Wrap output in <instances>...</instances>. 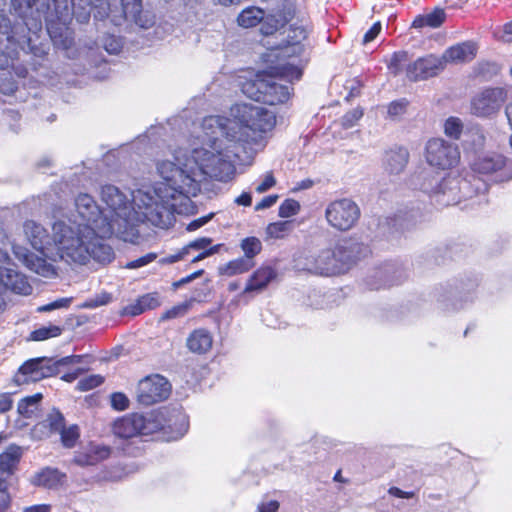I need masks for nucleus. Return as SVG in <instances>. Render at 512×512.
<instances>
[{"label": "nucleus", "instance_id": "obj_24", "mask_svg": "<svg viewBox=\"0 0 512 512\" xmlns=\"http://www.w3.org/2000/svg\"><path fill=\"white\" fill-rule=\"evenodd\" d=\"M505 99L506 91L501 87L484 89L482 91V115L499 110Z\"/></svg>", "mask_w": 512, "mask_h": 512}, {"label": "nucleus", "instance_id": "obj_1", "mask_svg": "<svg viewBox=\"0 0 512 512\" xmlns=\"http://www.w3.org/2000/svg\"><path fill=\"white\" fill-rule=\"evenodd\" d=\"M225 157L228 156L195 149L192 158L188 159L180 151L175 156L177 163L169 160L157 162V173L162 181L153 187L131 193L112 184L103 185L100 196L109 210L108 221L114 228L113 235L133 242L138 237L139 223L164 226L169 217L171 199L189 198L199 191L198 175L206 174L221 180L229 177L233 169Z\"/></svg>", "mask_w": 512, "mask_h": 512}, {"label": "nucleus", "instance_id": "obj_62", "mask_svg": "<svg viewBox=\"0 0 512 512\" xmlns=\"http://www.w3.org/2000/svg\"><path fill=\"white\" fill-rule=\"evenodd\" d=\"M185 255H187L186 253H184V247L182 248V250L174 255H170L168 257H165V258H162L159 262L161 264H173V263H176L178 262L179 260H182Z\"/></svg>", "mask_w": 512, "mask_h": 512}, {"label": "nucleus", "instance_id": "obj_60", "mask_svg": "<svg viewBox=\"0 0 512 512\" xmlns=\"http://www.w3.org/2000/svg\"><path fill=\"white\" fill-rule=\"evenodd\" d=\"M220 247H221V244H217V245L210 247L208 250L201 251L197 256H195L192 259V262L193 263L198 262L200 260H203L206 257H209V256L217 253L219 251Z\"/></svg>", "mask_w": 512, "mask_h": 512}, {"label": "nucleus", "instance_id": "obj_14", "mask_svg": "<svg viewBox=\"0 0 512 512\" xmlns=\"http://www.w3.org/2000/svg\"><path fill=\"white\" fill-rule=\"evenodd\" d=\"M422 190L435 198L442 206H448L457 202V181L451 177H443L435 184L423 183Z\"/></svg>", "mask_w": 512, "mask_h": 512}, {"label": "nucleus", "instance_id": "obj_40", "mask_svg": "<svg viewBox=\"0 0 512 512\" xmlns=\"http://www.w3.org/2000/svg\"><path fill=\"white\" fill-rule=\"evenodd\" d=\"M407 60H408V55L406 52H404V51L395 52L393 54V56L391 57V60L388 65L389 71L393 75H398L402 71L403 66L406 64Z\"/></svg>", "mask_w": 512, "mask_h": 512}, {"label": "nucleus", "instance_id": "obj_13", "mask_svg": "<svg viewBox=\"0 0 512 512\" xmlns=\"http://www.w3.org/2000/svg\"><path fill=\"white\" fill-rule=\"evenodd\" d=\"M445 69L441 56L433 54L419 57L405 66L410 81H423L439 75Z\"/></svg>", "mask_w": 512, "mask_h": 512}, {"label": "nucleus", "instance_id": "obj_47", "mask_svg": "<svg viewBox=\"0 0 512 512\" xmlns=\"http://www.w3.org/2000/svg\"><path fill=\"white\" fill-rule=\"evenodd\" d=\"M408 102L405 99H400L391 102L388 105V115L392 118L399 117L403 115L407 110Z\"/></svg>", "mask_w": 512, "mask_h": 512}, {"label": "nucleus", "instance_id": "obj_36", "mask_svg": "<svg viewBox=\"0 0 512 512\" xmlns=\"http://www.w3.org/2000/svg\"><path fill=\"white\" fill-rule=\"evenodd\" d=\"M62 329L56 325L41 327L31 333V339L34 341H43L49 338L57 337L61 334Z\"/></svg>", "mask_w": 512, "mask_h": 512}, {"label": "nucleus", "instance_id": "obj_51", "mask_svg": "<svg viewBox=\"0 0 512 512\" xmlns=\"http://www.w3.org/2000/svg\"><path fill=\"white\" fill-rule=\"evenodd\" d=\"M11 503V497L8 493V482L5 479L0 478V509L5 511L8 509Z\"/></svg>", "mask_w": 512, "mask_h": 512}, {"label": "nucleus", "instance_id": "obj_31", "mask_svg": "<svg viewBox=\"0 0 512 512\" xmlns=\"http://www.w3.org/2000/svg\"><path fill=\"white\" fill-rule=\"evenodd\" d=\"M265 16L264 10L258 7H248L244 9L237 18V22L241 27L251 28L257 26Z\"/></svg>", "mask_w": 512, "mask_h": 512}, {"label": "nucleus", "instance_id": "obj_39", "mask_svg": "<svg viewBox=\"0 0 512 512\" xmlns=\"http://www.w3.org/2000/svg\"><path fill=\"white\" fill-rule=\"evenodd\" d=\"M50 431L53 433H60L65 428V418L59 410H52L46 419Z\"/></svg>", "mask_w": 512, "mask_h": 512}, {"label": "nucleus", "instance_id": "obj_63", "mask_svg": "<svg viewBox=\"0 0 512 512\" xmlns=\"http://www.w3.org/2000/svg\"><path fill=\"white\" fill-rule=\"evenodd\" d=\"M500 71V66L496 63H485L482 64V77L488 73L490 75H496Z\"/></svg>", "mask_w": 512, "mask_h": 512}, {"label": "nucleus", "instance_id": "obj_16", "mask_svg": "<svg viewBox=\"0 0 512 512\" xmlns=\"http://www.w3.org/2000/svg\"><path fill=\"white\" fill-rule=\"evenodd\" d=\"M482 174H495V182H503L512 178V161L506 164L504 156L490 153L482 157Z\"/></svg>", "mask_w": 512, "mask_h": 512}, {"label": "nucleus", "instance_id": "obj_23", "mask_svg": "<svg viewBox=\"0 0 512 512\" xmlns=\"http://www.w3.org/2000/svg\"><path fill=\"white\" fill-rule=\"evenodd\" d=\"M66 474L56 468L45 467L37 472L31 483L47 489H58L66 482Z\"/></svg>", "mask_w": 512, "mask_h": 512}, {"label": "nucleus", "instance_id": "obj_38", "mask_svg": "<svg viewBox=\"0 0 512 512\" xmlns=\"http://www.w3.org/2000/svg\"><path fill=\"white\" fill-rule=\"evenodd\" d=\"M159 306V300L156 294H146L140 297L134 307L133 314H140L146 309H152Z\"/></svg>", "mask_w": 512, "mask_h": 512}, {"label": "nucleus", "instance_id": "obj_3", "mask_svg": "<svg viewBox=\"0 0 512 512\" xmlns=\"http://www.w3.org/2000/svg\"><path fill=\"white\" fill-rule=\"evenodd\" d=\"M77 217L82 221L78 225L66 224L64 220L56 221L52 226L53 241L60 259L87 264L94 260L108 264L115 258V253L104 238L113 235V226L108 215L100 209L94 198L81 193L75 199Z\"/></svg>", "mask_w": 512, "mask_h": 512}, {"label": "nucleus", "instance_id": "obj_17", "mask_svg": "<svg viewBox=\"0 0 512 512\" xmlns=\"http://www.w3.org/2000/svg\"><path fill=\"white\" fill-rule=\"evenodd\" d=\"M478 53V44L474 41H464L447 48L442 54L444 67L447 63L465 64L472 61Z\"/></svg>", "mask_w": 512, "mask_h": 512}, {"label": "nucleus", "instance_id": "obj_7", "mask_svg": "<svg viewBox=\"0 0 512 512\" xmlns=\"http://www.w3.org/2000/svg\"><path fill=\"white\" fill-rule=\"evenodd\" d=\"M460 150L457 144L441 137L429 139L424 147L426 163L438 170H450L460 162Z\"/></svg>", "mask_w": 512, "mask_h": 512}, {"label": "nucleus", "instance_id": "obj_5", "mask_svg": "<svg viewBox=\"0 0 512 512\" xmlns=\"http://www.w3.org/2000/svg\"><path fill=\"white\" fill-rule=\"evenodd\" d=\"M159 430H169L173 435L171 439H179L188 430V420L180 411H174L167 418L166 410L151 411L146 415L130 414L114 422V434L123 439L138 435H150Z\"/></svg>", "mask_w": 512, "mask_h": 512}, {"label": "nucleus", "instance_id": "obj_32", "mask_svg": "<svg viewBox=\"0 0 512 512\" xmlns=\"http://www.w3.org/2000/svg\"><path fill=\"white\" fill-rule=\"evenodd\" d=\"M42 398L43 396L41 393H36L21 399L17 406L18 413L25 418H30Z\"/></svg>", "mask_w": 512, "mask_h": 512}, {"label": "nucleus", "instance_id": "obj_43", "mask_svg": "<svg viewBox=\"0 0 512 512\" xmlns=\"http://www.w3.org/2000/svg\"><path fill=\"white\" fill-rule=\"evenodd\" d=\"M102 382L103 378L100 375H90L77 383V389L79 391H89L101 385Z\"/></svg>", "mask_w": 512, "mask_h": 512}, {"label": "nucleus", "instance_id": "obj_12", "mask_svg": "<svg viewBox=\"0 0 512 512\" xmlns=\"http://www.w3.org/2000/svg\"><path fill=\"white\" fill-rule=\"evenodd\" d=\"M171 385L161 375H152L142 379L137 388V400L140 404L149 406L168 398Z\"/></svg>", "mask_w": 512, "mask_h": 512}, {"label": "nucleus", "instance_id": "obj_19", "mask_svg": "<svg viewBox=\"0 0 512 512\" xmlns=\"http://www.w3.org/2000/svg\"><path fill=\"white\" fill-rule=\"evenodd\" d=\"M122 9L125 19L141 28L148 29L155 23V16L142 10V0H122Z\"/></svg>", "mask_w": 512, "mask_h": 512}, {"label": "nucleus", "instance_id": "obj_28", "mask_svg": "<svg viewBox=\"0 0 512 512\" xmlns=\"http://www.w3.org/2000/svg\"><path fill=\"white\" fill-rule=\"evenodd\" d=\"M49 36L58 49L68 51L74 44L73 32L67 27H55L53 25L47 28Z\"/></svg>", "mask_w": 512, "mask_h": 512}, {"label": "nucleus", "instance_id": "obj_46", "mask_svg": "<svg viewBox=\"0 0 512 512\" xmlns=\"http://www.w3.org/2000/svg\"><path fill=\"white\" fill-rule=\"evenodd\" d=\"M157 259V254L154 252L147 253L146 255L128 262L124 267L126 269H138L146 266Z\"/></svg>", "mask_w": 512, "mask_h": 512}, {"label": "nucleus", "instance_id": "obj_8", "mask_svg": "<svg viewBox=\"0 0 512 512\" xmlns=\"http://www.w3.org/2000/svg\"><path fill=\"white\" fill-rule=\"evenodd\" d=\"M6 40V51L0 47V69L2 70L10 67L14 68V62L18 57L19 50L40 58L44 57L48 52L47 46L38 41V37L36 36L32 37L22 35L17 37L16 33H14L13 35L8 36Z\"/></svg>", "mask_w": 512, "mask_h": 512}, {"label": "nucleus", "instance_id": "obj_64", "mask_svg": "<svg viewBox=\"0 0 512 512\" xmlns=\"http://www.w3.org/2000/svg\"><path fill=\"white\" fill-rule=\"evenodd\" d=\"M23 512H51V506L48 504H37L26 507Z\"/></svg>", "mask_w": 512, "mask_h": 512}, {"label": "nucleus", "instance_id": "obj_9", "mask_svg": "<svg viewBox=\"0 0 512 512\" xmlns=\"http://www.w3.org/2000/svg\"><path fill=\"white\" fill-rule=\"evenodd\" d=\"M360 215L359 206L348 198L334 200L325 209L328 225L340 232L351 230L357 224Z\"/></svg>", "mask_w": 512, "mask_h": 512}, {"label": "nucleus", "instance_id": "obj_18", "mask_svg": "<svg viewBox=\"0 0 512 512\" xmlns=\"http://www.w3.org/2000/svg\"><path fill=\"white\" fill-rule=\"evenodd\" d=\"M24 234L31 244V246L40 251L43 255L45 250L49 249V246L56 248L54 241L50 240L47 230L39 223L33 220H27L23 225ZM57 251V249H55Z\"/></svg>", "mask_w": 512, "mask_h": 512}, {"label": "nucleus", "instance_id": "obj_48", "mask_svg": "<svg viewBox=\"0 0 512 512\" xmlns=\"http://www.w3.org/2000/svg\"><path fill=\"white\" fill-rule=\"evenodd\" d=\"M463 147H464L465 157H467L469 160V165H470L471 170L476 175H478L480 173V162H479L477 150L473 149L470 151L467 147V142L463 143Z\"/></svg>", "mask_w": 512, "mask_h": 512}, {"label": "nucleus", "instance_id": "obj_59", "mask_svg": "<svg viewBox=\"0 0 512 512\" xmlns=\"http://www.w3.org/2000/svg\"><path fill=\"white\" fill-rule=\"evenodd\" d=\"M212 217H213V214L211 213L208 216H204V217L198 218L196 220H193L192 222H190L188 224L187 230L188 231H195V230H197L198 228H200L203 225H205Z\"/></svg>", "mask_w": 512, "mask_h": 512}, {"label": "nucleus", "instance_id": "obj_57", "mask_svg": "<svg viewBox=\"0 0 512 512\" xmlns=\"http://www.w3.org/2000/svg\"><path fill=\"white\" fill-rule=\"evenodd\" d=\"M380 31H381L380 22L374 23L372 25V27L364 34L363 43L367 44V43L373 41L378 36Z\"/></svg>", "mask_w": 512, "mask_h": 512}, {"label": "nucleus", "instance_id": "obj_25", "mask_svg": "<svg viewBox=\"0 0 512 512\" xmlns=\"http://www.w3.org/2000/svg\"><path fill=\"white\" fill-rule=\"evenodd\" d=\"M409 160V152L405 148H397L386 152L384 158V168L389 174L401 173Z\"/></svg>", "mask_w": 512, "mask_h": 512}, {"label": "nucleus", "instance_id": "obj_2", "mask_svg": "<svg viewBox=\"0 0 512 512\" xmlns=\"http://www.w3.org/2000/svg\"><path fill=\"white\" fill-rule=\"evenodd\" d=\"M276 124L275 113L262 106L240 103L231 107V118L224 116H207L202 120L201 129L202 134L197 137L198 144H193L189 149L179 147L173 151V159L178 152L181 151L183 157L188 159L192 158L193 150L205 149L219 154H226L225 157L232 166V173L225 179H217L206 174L198 175L199 186L201 182L208 178L221 182L231 180L236 172L235 160L244 162L251 159L257 151L265 146V134L271 131ZM177 163L176 160L173 161ZM201 191L193 195L197 196ZM189 198H174L171 199V207L169 209V217L164 228L168 226L171 220V212L176 211L181 213L177 208V201L182 204L190 202Z\"/></svg>", "mask_w": 512, "mask_h": 512}, {"label": "nucleus", "instance_id": "obj_30", "mask_svg": "<svg viewBox=\"0 0 512 512\" xmlns=\"http://www.w3.org/2000/svg\"><path fill=\"white\" fill-rule=\"evenodd\" d=\"M445 20V12L442 9H435L426 15H418L412 23L414 28L439 27Z\"/></svg>", "mask_w": 512, "mask_h": 512}, {"label": "nucleus", "instance_id": "obj_33", "mask_svg": "<svg viewBox=\"0 0 512 512\" xmlns=\"http://www.w3.org/2000/svg\"><path fill=\"white\" fill-rule=\"evenodd\" d=\"M463 129V123L458 117L451 116L444 121L443 132L452 140H459Z\"/></svg>", "mask_w": 512, "mask_h": 512}, {"label": "nucleus", "instance_id": "obj_50", "mask_svg": "<svg viewBox=\"0 0 512 512\" xmlns=\"http://www.w3.org/2000/svg\"><path fill=\"white\" fill-rule=\"evenodd\" d=\"M276 185V179L272 172L265 173L263 180L255 186V191L262 194Z\"/></svg>", "mask_w": 512, "mask_h": 512}, {"label": "nucleus", "instance_id": "obj_11", "mask_svg": "<svg viewBox=\"0 0 512 512\" xmlns=\"http://www.w3.org/2000/svg\"><path fill=\"white\" fill-rule=\"evenodd\" d=\"M58 373L57 364L51 358L39 357L27 360L18 369L14 381L18 385L38 382Z\"/></svg>", "mask_w": 512, "mask_h": 512}, {"label": "nucleus", "instance_id": "obj_58", "mask_svg": "<svg viewBox=\"0 0 512 512\" xmlns=\"http://www.w3.org/2000/svg\"><path fill=\"white\" fill-rule=\"evenodd\" d=\"M13 406V400L10 393L0 394V413H5L11 410Z\"/></svg>", "mask_w": 512, "mask_h": 512}, {"label": "nucleus", "instance_id": "obj_27", "mask_svg": "<svg viewBox=\"0 0 512 512\" xmlns=\"http://www.w3.org/2000/svg\"><path fill=\"white\" fill-rule=\"evenodd\" d=\"M276 277L275 270L270 266L258 268L249 278L245 287L246 292L263 290Z\"/></svg>", "mask_w": 512, "mask_h": 512}, {"label": "nucleus", "instance_id": "obj_34", "mask_svg": "<svg viewBox=\"0 0 512 512\" xmlns=\"http://www.w3.org/2000/svg\"><path fill=\"white\" fill-rule=\"evenodd\" d=\"M292 227L291 221L274 222L267 226L266 233L271 238L281 239L292 230Z\"/></svg>", "mask_w": 512, "mask_h": 512}, {"label": "nucleus", "instance_id": "obj_22", "mask_svg": "<svg viewBox=\"0 0 512 512\" xmlns=\"http://www.w3.org/2000/svg\"><path fill=\"white\" fill-rule=\"evenodd\" d=\"M110 452L107 446L90 444L82 451L76 452L73 461L79 466H92L107 459Z\"/></svg>", "mask_w": 512, "mask_h": 512}, {"label": "nucleus", "instance_id": "obj_20", "mask_svg": "<svg viewBox=\"0 0 512 512\" xmlns=\"http://www.w3.org/2000/svg\"><path fill=\"white\" fill-rule=\"evenodd\" d=\"M23 456L22 447L11 444L0 454V478L8 479L15 473Z\"/></svg>", "mask_w": 512, "mask_h": 512}, {"label": "nucleus", "instance_id": "obj_10", "mask_svg": "<svg viewBox=\"0 0 512 512\" xmlns=\"http://www.w3.org/2000/svg\"><path fill=\"white\" fill-rule=\"evenodd\" d=\"M308 32L302 25L292 24L287 34L285 45L273 48L265 54V62H293L298 65L297 58L305 51L303 41L307 38Z\"/></svg>", "mask_w": 512, "mask_h": 512}, {"label": "nucleus", "instance_id": "obj_52", "mask_svg": "<svg viewBox=\"0 0 512 512\" xmlns=\"http://www.w3.org/2000/svg\"><path fill=\"white\" fill-rule=\"evenodd\" d=\"M129 400L125 394L116 392L111 395V405L114 409L122 411L128 408Z\"/></svg>", "mask_w": 512, "mask_h": 512}, {"label": "nucleus", "instance_id": "obj_29", "mask_svg": "<svg viewBox=\"0 0 512 512\" xmlns=\"http://www.w3.org/2000/svg\"><path fill=\"white\" fill-rule=\"evenodd\" d=\"M254 265V260L243 256L234 259L228 262L224 267H221L220 273L226 276H234L249 271Z\"/></svg>", "mask_w": 512, "mask_h": 512}, {"label": "nucleus", "instance_id": "obj_41", "mask_svg": "<svg viewBox=\"0 0 512 512\" xmlns=\"http://www.w3.org/2000/svg\"><path fill=\"white\" fill-rule=\"evenodd\" d=\"M300 211V204L294 199H286L279 206V216L282 218H289L296 215Z\"/></svg>", "mask_w": 512, "mask_h": 512}, {"label": "nucleus", "instance_id": "obj_26", "mask_svg": "<svg viewBox=\"0 0 512 512\" xmlns=\"http://www.w3.org/2000/svg\"><path fill=\"white\" fill-rule=\"evenodd\" d=\"M5 275L4 289H9L20 295H30L32 293V286L25 275L9 268H7Z\"/></svg>", "mask_w": 512, "mask_h": 512}, {"label": "nucleus", "instance_id": "obj_21", "mask_svg": "<svg viewBox=\"0 0 512 512\" xmlns=\"http://www.w3.org/2000/svg\"><path fill=\"white\" fill-rule=\"evenodd\" d=\"M213 345V336L211 332L205 328L194 329L186 339L187 349L197 355L208 353Z\"/></svg>", "mask_w": 512, "mask_h": 512}, {"label": "nucleus", "instance_id": "obj_56", "mask_svg": "<svg viewBox=\"0 0 512 512\" xmlns=\"http://www.w3.org/2000/svg\"><path fill=\"white\" fill-rule=\"evenodd\" d=\"M83 359H84L83 355H71V356L62 357L58 360H54V362L57 364V369L59 370L60 366H66V365H70V364H78V363H81Z\"/></svg>", "mask_w": 512, "mask_h": 512}, {"label": "nucleus", "instance_id": "obj_4", "mask_svg": "<svg viewBox=\"0 0 512 512\" xmlns=\"http://www.w3.org/2000/svg\"><path fill=\"white\" fill-rule=\"evenodd\" d=\"M266 70L260 71L251 79L241 83L242 92L250 99L268 105L285 103L291 95L290 87L277 82L299 80L302 68L293 62H266Z\"/></svg>", "mask_w": 512, "mask_h": 512}, {"label": "nucleus", "instance_id": "obj_35", "mask_svg": "<svg viewBox=\"0 0 512 512\" xmlns=\"http://www.w3.org/2000/svg\"><path fill=\"white\" fill-rule=\"evenodd\" d=\"M240 247L244 252V256L253 260L262 250V243L256 237H247L241 241Z\"/></svg>", "mask_w": 512, "mask_h": 512}, {"label": "nucleus", "instance_id": "obj_55", "mask_svg": "<svg viewBox=\"0 0 512 512\" xmlns=\"http://www.w3.org/2000/svg\"><path fill=\"white\" fill-rule=\"evenodd\" d=\"M279 196L276 194L264 197L260 202L255 205L256 211H261L272 207L278 200Z\"/></svg>", "mask_w": 512, "mask_h": 512}, {"label": "nucleus", "instance_id": "obj_6", "mask_svg": "<svg viewBox=\"0 0 512 512\" xmlns=\"http://www.w3.org/2000/svg\"><path fill=\"white\" fill-rule=\"evenodd\" d=\"M354 261L355 258L347 246L338 244L333 250L325 249L317 256L307 257L303 265L298 263L297 266L313 274L330 276L341 273L345 266Z\"/></svg>", "mask_w": 512, "mask_h": 512}, {"label": "nucleus", "instance_id": "obj_61", "mask_svg": "<svg viewBox=\"0 0 512 512\" xmlns=\"http://www.w3.org/2000/svg\"><path fill=\"white\" fill-rule=\"evenodd\" d=\"M279 508V503L276 500H270L268 502H262L258 506L259 512H276Z\"/></svg>", "mask_w": 512, "mask_h": 512}, {"label": "nucleus", "instance_id": "obj_37", "mask_svg": "<svg viewBox=\"0 0 512 512\" xmlns=\"http://www.w3.org/2000/svg\"><path fill=\"white\" fill-rule=\"evenodd\" d=\"M59 434L61 436V443L66 448H73L80 436L77 425L65 427Z\"/></svg>", "mask_w": 512, "mask_h": 512}, {"label": "nucleus", "instance_id": "obj_53", "mask_svg": "<svg viewBox=\"0 0 512 512\" xmlns=\"http://www.w3.org/2000/svg\"><path fill=\"white\" fill-rule=\"evenodd\" d=\"M71 303V298H61L56 301H53L49 304L40 306L38 308L39 312H48L59 308H67Z\"/></svg>", "mask_w": 512, "mask_h": 512}, {"label": "nucleus", "instance_id": "obj_54", "mask_svg": "<svg viewBox=\"0 0 512 512\" xmlns=\"http://www.w3.org/2000/svg\"><path fill=\"white\" fill-rule=\"evenodd\" d=\"M104 48L110 54H116L121 49V42L115 36H108L104 40Z\"/></svg>", "mask_w": 512, "mask_h": 512}, {"label": "nucleus", "instance_id": "obj_49", "mask_svg": "<svg viewBox=\"0 0 512 512\" xmlns=\"http://www.w3.org/2000/svg\"><path fill=\"white\" fill-rule=\"evenodd\" d=\"M111 300H112L111 294H109L107 292H103L99 295H96L94 298L87 300L83 306L85 308H91V309L97 308L99 306L106 305V304L110 303Z\"/></svg>", "mask_w": 512, "mask_h": 512}, {"label": "nucleus", "instance_id": "obj_42", "mask_svg": "<svg viewBox=\"0 0 512 512\" xmlns=\"http://www.w3.org/2000/svg\"><path fill=\"white\" fill-rule=\"evenodd\" d=\"M363 109L360 107H356L351 111L347 112L341 118V125L345 129L352 128L355 124L363 117Z\"/></svg>", "mask_w": 512, "mask_h": 512}, {"label": "nucleus", "instance_id": "obj_45", "mask_svg": "<svg viewBox=\"0 0 512 512\" xmlns=\"http://www.w3.org/2000/svg\"><path fill=\"white\" fill-rule=\"evenodd\" d=\"M192 302L191 301H185L179 305H176L172 307L171 309L167 310L163 316L162 319H173L180 316H184L189 308L191 307Z\"/></svg>", "mask_w": 512, "mask_h": 512}, {"label": "nucleus", "instance_id": "obj_44", "mask_svg": "<svg viewBox=\"0 0 512 512\" xmlns=\"http://www.w3.org/2000/svg\"><path fill=\"white\" fill-rule=\"evenodd\" d=\"M212 239L208 237H201L198 239H195L191 242H189L184 247V253L188 254L190 250H196V251H205L208 250L211 246Z\"/></svg>", "mask_w": 512, "mask_h": 512}, {"label": "nucleus", "instance_id": "obj_15", "mask_svg": "<svg viewBox=\"0 0 512 512\" xmlns=\"http://www.w3.org/2000/svg\"><path fill=\"white\" fill-rule=\"evenodd\" d=\"M12 250L15 257L29 270L44 277L56 275L54 266L48 263L43 257H39L30 252L27 248L19 245H13Z\"/></svg>", "mask_w": 512, "mask_h": 512}]
</instances>
